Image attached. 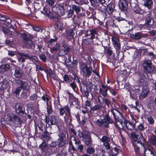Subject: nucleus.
<instances>
[{
    "instance_id": "obj_54",
    "label": "nucleus",
    "mask_w": 156,
    "mask_h": 156,
    "mask_svg": "<svg viewBox=\"0 0 156 156\" xmlns=\"http://www.w3.org/2000/svg\"><path fill=\"white\" fill-rule=\"evenodd\" d=\"M101 108V105L97 104L90 108V112L91 113H93L94 111L99 110Z\"/></svg>"
},
{
    "instance_id": "obj_59",
    "label": "nucleus",
    "mask_w": 156,
    "mask_h": 156,
    "mask_svg": "<svg viewBox=\"0 0 156 156\" xmlns=\"http://www.w3.org/2000/svg\"><path fill=\"white\" fill-rule=\"evenodd\" d=\"M109 90L112 95L115 96H116L115 97V98L118 99V98L119 96L118 94H117V92L115 90H114L113 89L110 87Z\"/></svg>"
},
{
    "instance_id": "obj_20",
    "label": "nucleus",
    "mask_w": 156,
    "mask_h": 156,
    "mask_svg": "<svg viewBox=\"0 0 156 156\" xmlns=\"http://www.w3.org/2000/svg\"><path fill=\"white\" fill-rule=\"evenodd\" d=\"M145 73H142L140 75V78L139 80V84L140 86H148V76H147L144 74Z\"/></svg>"
},
{
    "instance_id": "obj_17",
    "label": "nucleus",
    "mask_w": 156,
    "mask_h": 156,
    "mask_svg": "<svg viewBox=\"0 0 156 156\" xmlns=\"http://www.w3.org/2000/svg\"><path fill=\"white\" fill-rule=\"evenodd\" d=\"M113 46L116 50V54L119 55L120 53L121 48L120 42L119 38L116 36H113L112 38Z\"/></svg>"
},
{
    "instance_id": "obj_10",
    "label": "nucleus",
    "mask_w": 156,
    "mask_h": 156,
    "mask_svg": "<svg viewBox=\"0 0 156 156\" xmlns=\"http://www.w3.org/2000/svg\"><path fill=\"white\" fill-rule=\"evenodd\" d=\"M65 4L64 3L63 5H57L53 6L52 8V11L59 16H64L66 13V9L65 7Z\"/></svg>"
},
{
    "instance_id": "obj_43",
    "label": "nucleus",
    "mask_w": 156,
    "mask_h": 156,
    "mask_svg": "<svg viewBox=\"0 0 156 156\" xmlns=\"http://www.w3.org/2000/svg\"><path fill=\"white\" fill-rule=\"evenodd\" d=\"M60 44L59 43H56L51 47L50 48V51L51 53H53L55 52L58 51L60 48Z\"/></svg>"
},
{
    "instance_id": "obj_31",
    "label": "nucleus",
    "mask_w": 156,
    "mask_h": 156,
    "mask_svg": "<svg viewBox=\"0 0 156 156\" xmlns=\"http://www.w3.org/2000/svg\"><path fill=\"white\" fill-rule=\"evenodd\" d=\"M21 37L24 42H28L30 40H32L33 38V35L28 33H23L21 34Z\"/></svg>"
},
{
    "instance_id": "obj_13",
    "label": "nucleus",
    "mask_w": 156,
    "mask_h": 156,
    "mask_svg": "<svg viewBox=\"0 0 156 156\" xmlns=\"http://www.w3.org/2000/svg\"><path fill=\"white\" fill-rule=\"evenodd\" d=\"M111 112L112 114L114 119L115 120L114 124L117 123V121L119 120L120 119H123V117H125L123 114L118 109L112 108L111 109Z\"/></svg>"
},
{
    "instance_id": "obj_23",
    "label": "nucleus",
    "mask_w": 156,
    "mask_h": 156,
    "mask_svg": "<svg viewBox=\"0 0 156 156\" xmlns=\"http://www.w3.org/2000/svg\"><path fill=\"white\" fill-rule=\"evenodd\" d=\"M17 54L19 55V61L21 64L23 63L25 61L26 59H31L33 58V57L27 54H25L23 52H18Z\"/></svg>"
},
{
    "instance_id": "obj_19",
    "label": "nucleus",
    "mask_w": 156,
    "mask_h": 156,
    "mask_svg": "<svg viewBox=\"0 0 156 156\" xmlns=\"http://www.w3.org/2000/svg\"><path fill=\"white\" fill-rule=\"evenodd\" d=\"M16 83L18 85H20V86L18 87L21 90H26L28 91L30 90V87L28 83L26 81H23L21 80H17L16 81Z\"/></svg>"
},
{
    "instance_id": "obj_36",
    "label": "nucleus",
    "mask_w": 156,
    "mask_h": 156,
    "mask_svg": "<svg viewBox=\"0 0 156 156\" xmlns=\"http://www.w3.org/2000/svg\"><path fill=\"white\" fill-rule=\"evenodd\" d=\"M12 122L18 126H21L22 124V120L18 116L15 114L12 120Z\"/></svg>"
},
{
    "instance_id": "obj_52",
    "label": "nucleus",
    "mask_w": 156,
    "mask_h": 156,
    "mask_svg": "<svg viewBox=\"0 0 156 156\" xmlns=\"http://www.w3.org/2000/svg\"><path fill=\"white\" fill-rule=\"evenodd\" d=\"M45 72L46 73L47 75H48L51 78H53L55 76V74L51 69H45Z\"/></svg>"
},
{
    "instance_id": "obj_57",
    "label": "nucleus",
    "mask_w": 156,
    "mask_h": 156,
    "mask_svg": "<svg viewBox=\"0 0 156 156\" xmlns=\"http://www.w3.org/2000/svg\"><path fill=\"white\" fill-rule=\"evenodd\" d=\"M153 2L152 0H146L144 3V5L148 9H150L152 7Z\"/></svg>"
},
{
    "instance_id": "obj_32",
    "label": "nucleus",
    "mask_w": 156,
    "mask_h": 156,
    "mask_svg": "<svg viewBox=\"0 0 156 156\" xmlns=\"http://www.w3.org/2000/svg\"><path fill=\"white\" fill-rule=\"evenodd\" d=\"M15 115L11 111L7 112L4 116V119L7 122H12Z\"/></svg>"
},
{
    "instance_id": "obj_28",
    "label": "nucleus",
    "mask_w": 156,
    "mask_h": 156,
    "mask_svg": "<svg viewBox=\"0 0 156 156\" xmlns=\"http://www.w3.org/2000/svg\"><path fill=\"white\" fill-rule=\"evenodd\" d=\"M115 5L114 2L111 1L107 5L106 11L109 14H111L115 10Z\"/></svg>"
},
{
    "instance_id": "obj_47",
    "label": "nucleus",
    "mask_w": 156,
    "mask_h": 156,
    "mask_svg": "<svg viewBox=\"0 0 156 156\" xmlns=\"http://www.w3.org/2000/svg\"><path fill=\"white\" fill-rule=\"evenodd\" d=\"M149 144L153 146H156V135L153 134L148 139Z\"/></svg>"
},
{
    "instance_id": "obj_51",
    "label": "nucleus",
    "mask_w": 156,
    "mask_h": 156,
    "mask_svg": "<svg viewBox=\"0 0 156 156\" xmlns=\"http://www.w3.org/2000/svg\"><path fill=\"white\" fill-rule=\"evenodd\" d=\"M25 44L27 48H31L33 47V49H34L35 48V45L32 40H30L28 42H25Z\"/></svg>"
},
{
    "instance_id": "obj_3",
    "label": "nucleus",
    "mask_w": 156,
    "mask_h": 156,
    "mask_svg": "<svg viewBox=\"0 0 156 156\" xmlns=\"http://www.w3.org/2000/svg\"><path fill=\"white\" fill-rule=\"evenodd\" d=\"M78 135L80 137L82 138V141L88 146L86 150V152L89 155L93 154L95 152V150L94 147H91L93 140L90 133L86 130L82 132L79 130Z\"/></svg>"
},
{
    "instance_id": "obj_48",
    "label": "nucleus",
    "mask_w": 156,
    "mask_h": 156,
    "mask_svg": "<svg viewBox=\"0 0 156 156\" xmlns=\"http://www.w3.org/2000/svg\"><path fill=\"white\" fill-rule=\"evenodd\" d=\"M21 91V90L17 87L14 91H12V94L15 98H19Z\"/></svg>"
},
{
    "instance_id": "obj_12",
    "label": "nucleus",
    "mask_w": 156,
    "mask_h": 156,
    "mask_svg": "<svg viewBox=\"0 0 156 156\" xmlns=\"http://www.w3.org/2000/svg\"><path fill=\"white\" fill-rule=\"evenodd\" d=\"M58 138L57 140L58 146L62 147L66 144V133L64 132L61 131L58 134Z\"/></svg>"
},
{
    "instance_id": "obj_29",
    "label": "nucleus",
    "mask_w": 156,
    "mask_h": 156,
    "mask_svg": "<svg viewBox=\"0 0 156 156\" xmlns=\"http://www.w3.org/2000/svg\"><path fill=\"white\" fill-rule=\"evenodd\" d=\"M41 136L43 140L42 143H46L47 144L49 141L51 139L50 133L48 131L43 132V133L41 134Z\"/></svg>"
},
{
    "instance_id": "obj_2",
    "label": "nucleus",
    "mask_w": 156,
    "mask_h": 156,
    "mask_svg": "<svg viewBox=\"0 0 156 156\" xmlns=\"http://www.w3.org/2000/svg\"><path fill=\"white\" fill-rule=\"evenodd\" d=\"M145 129L144 123H140L138 126L135 131L130 133V138L132 144H133L135 146L136 144H141L145 143L146 140L143 136L142 132Z\"/></svg>"
},
{
    "instance_id": "obj_4",
    "label": "nucleus",
    "mask_w": 156,
    "mask_h": 156,
    "mask_svg": "<svg viewBox=\"0 0 156 156\" xmlns=\"http://www.w3.org/2000/svg\"><path fill=\"white\" fill-rule=\"evenodd\" d=\"M59 115L60 116L64 117V121L65 123L69 125H72L73 117L71 115V108L68 104L64 106V107H60L59 108Z\"/></svg>"
},
{
    "instance_id": "obj_61",
    "label": "nucleus",
    "mask_w": 156,
    "mask_h": 156,
    "mask_svg": "<svg viewBox=\"0 0 156 156\" xmlns=\"http://www.w3.org/2000/svg\"><path fill=\"white\" fill-rule=\"evenodd\" d=\"M58 39L57 37H55V39H51L47 42V46L48 48H49V46L52 44L53 42L56 41Z\"/></svg>"
},
{
    "instance_id": "obj_26",
    "label": "nucleus",
    "mask_w": 156,
    "mask_h": 156,
    "mask_svg": "<svg viewBox=\"0 0 156 156\" xmlns=\"http://www.w3.org/2000/svg\"><path fill=\"white\" fill-rule=\"evenodd\" d=\"M154 24V20L149 16L146 17L145 19V23L143 26L147 29L152 27Z\"/></svg>"
},
{
    "instance_id": "obj_63",
    "label": "nucleus",
    "mask_w": 156,
    "mask_h": 156,
    "mask_svg": "<svg viewBox=\"0 0 156 156\" xmlns=\"http://www.w3.org/2000/svg\"><path fill=\"white\" fill-rule=\"evenodd\" d=\"M90 1L91 5L94 8H97V4L98 2L97 0H89Z\"/></svg>"
},
{
    "instance_id": "obj_8",
    "label": "nucleus",
    "mask_w": 156,
    "mask_h": 156,
    "mask_svg": "<svg viewBox=\"0 0 156 156\" xmlns=\"http://www.w3.org/2000/svg\"><path fill=\"white\" fill-rule=\"evenodd\" d=\"M101 44L104 48V55L108 58L114 59L115 58V54L113 52L112 48L110 46V42L107 40L105 39L102 41Z\"/></svg>"
},
{
    "instance_id": "obj_44",
    "label": "nucleus",
    "mask_w": 156,
    "mask_h": 156,
    "mask_svg": "<svg viewBox=\"0 0 156 156\" xmlns=\"http://www.w3.org/2000/svg\"><path fill=\"white\" fill-rule=\"evenodd\" d=\"M10 66L8 64H2L0 66V72L4 73L8 71Z\"/></svg>"
},
{
    "instance_id": "obj_16",
    "label": "nucleus",
    "mask_w": 156,
    "mask_h": 156,
    "mask_svg": "<svg viewBox=\"0 0 156 156\" xmlns=\"http://www.w3.org/2000/svg\"><path fill=\"white\" fill-rule=\"evenodd\" d=\"M98 31L95 28H91L85 30V37H89L93 39H97Z\"/></svg>"
},
{
    "instance_id": "obj_1",
    "label": "nucleus",
    "mask_w": 156,
    "mask_h": 156,
    "mask_svg": "<svg viewBox=\"0 0 156 156\" xmlns=\"http://www.w3.org/2000/svg\"><path fill=\"white\" fill-rule=\"evenodd\" d=\"M73 78L74 80H76V82L79 84L80 90L82 97L88 98L89 93L91 92L92 89L94 92L98 90L97 84L95 83L93 84L91 82L87 81V79L80 81L79 77L76 74H74Z\"/></svg>"
},
{
    "instance_id": "obj_7",
    "label": "nucleus",
    "mask_w": 156,
    "mask_h": 156,
    "mask_svg": "<svg viewBox=\"0 0 156 156\" xmlns=\"http://www.w3.org/2000/svg\"><path fill=\"white\" fill-rule=\"evenodd\" d=\"M102 116L103 119L101 120L98 119L95 122L96 124L99 127L104 129H108L109 128V124H114L115 122H114L108 114L104 115Z\"/></svg>"
},
{
    "instance_id": "obj_30",
    "label": "nucleus",
    "mask_w": 156,
    "mask_h": 156,
    "mask_svg": "<svg viewBox=\"0 0 156 156\" xmlns=\"http://www.w3.org/2000/svg\"><path fill=\"white\" fill-rule=\"evenodd\" d=\"M65 7L67 10V14L68 18H71L74 13V12L68 2H66L65 4Z\"/></svg>"
},
{
    "instance_id": "obj_24",
    "label": "nucleus",
    "mask_w": 156,
    "mask_h": 156,
    "mask_svg": "<svg viewBox=\"0 0 156 156\" xmlns=\"http://www.w3.org/2000/svg\"><path fill=\"white\" fill-rule=\"evenodd\" d=\"M16 112L19 116H22L23 117L26 118V120L27 118H26V113L25 112V107L21 104L19 105L17 108L15 109Z\"/></svg>"
},
{
    "instance_id": "obj_50",
    "label": "nucleus",
    "mask_w": 156,
    "mask_h": 156,
    "mask_svg": "<svg viewBox=\"0 0 156 156\" xmlns=\"http://www.w3.org/2000/svg\"><path fill=\"white\" fill-rule=\"evenodd\" d=\"M66 34L67 36L70 38H72L74 35V33L72 28H69L66 31Z\"/></svg>"
},
{
    "instance_id": "obj_60",
    "label": "nucleus",
    "mask_w": 156,
    "mask_h": 156,
    "mask_svg": "<svg viewBox=\"0 0 156 156\" xmlns=\"http://www.w3.org/2000/svg\"><path fill=\"white\" fill-rule=\"evenodd\" d=\"M103 101L105 104L108 107H109L110 105L112 106V103L108 98H104L103 99Z\"/></svg>"
},
{
    "instance_id": "obj_15",
    "label": "nucleus",
    "mask_w": 156,
    "mask_h": 156,
    "mask_svg": "<svg viewBox=\"0 0 156 156\" xmlns=\"http://www.w3.org/2000/svg\"><path fill=\"white\" fill-rule=\"evenodd\" d=\"M81 67L83 73L86 77H88L90 76L93 71L91 66L88 67L86 63L83 62L81 64Z\"/></svg>"
},
{
    "instance_id": "obj_45",
    "label": "nucleus",
    "mask_w": 156,
    "mask_h": 156,
    "mask_svg": "<svg viewBox=\"0 0 156 156\" xmlns=\"http://www.w3.org/2000/svg\"><path fill=\"white\" fill-rule=\"evenodd\" d=\"M46 110L47 114L48 115L51 114L53 112L51 101H50L49 103L46 104Z\"/></svg>"
},
{
    "instance_id": "obj_27",
    "label": "nucleus",
    "mask_w": 156,
    "mask_h": 156,
    "mask_svg": "<svg viewBox=\"0 0 156 156\" xmlns=\"http://www.w3.org/2000/svg\"><path fill=\"white\" fill-rule=\"evenodd\" d=\"M149 89L148 86L142 87V90L139 95V98L143 99L146 98L149 92Z\"/></svg>"
},
{
    "instance_id": "obj_25",
    "label": "nucleus",
    "mask_w": 156,
    "mask_h": 156,
    "mask_svg": "<svg viewBox=\"0 0 156 156\" xmlns=\"http://www.w3.org/2000/svg\"><path fill=\"white\" fill-rule=\"evenodd\" d=\"M100 139L101 141L103 143V145L105 146L106 150H109L110 148V138L107 136H103L101 139L100 138Z\"/></svg>"
},
{
    "instance_id": "obj_49",
    "label": "nucleus",
    "mask_w": 156,
    "mask_h": 156,
    "mask_svg": "<svg viewBox=\"0 0 156 156\" xmlns=\"http://www.w3.org/2000/svg\"><path fill=\"white\" fill-rule=\"evenodd\" d=\"M71 7L73 12H76V14H78L81 12V8L83 9L82 7L75 5H72Z\"/></svg>"
},
{
    "instance_id": "obj_33",
    "label": "nucleus",
    "mask_w": 156,
    "mask_h": 156,
    "mask_svg": "<svg viewBox=\"0 0 156 156\" xmlns=\"http://www.w3.org/2000/svg\"><path fill=\"white\" fill-rule=\"evenodd\" d=\"M120 147L119 146L115 147L112 148H110L108 151L109 155L111 156H117L119 152Z\"/></svg>"
},
{
    "instance_id": "obj_42",
    "label": "nucleus",
    "mask_w": 156,
    "mask_h": 156,
    "mask_svg": "<svg viewBox=\"0 0 156 156\" xmlns=\"http://www.w3.org/2000/svg\"><path fill=\"white\" fill-rule=\"evenodd\" d=\"M8 82L7 80H3L0 83V89L2 90H4L9 87Z\"/></svg>"
},
{
    "instance_id": "obj_40",
    "label": "nucleus",
    "mask_w": 156,
    "mask_h": 156,
    "mask_svg": "<svg viewBox=\"0 0 156 156\" xmlns=\"http://www.w3.org/2000/svg\"><path fill=\"white\" fill-rule=\"evenodd\" d=\"M12 22L11 19L9 18H6V20H5V25L7 27H9L10 29H12L14 31H16V28L12 24Z\"/></svg>"
},
{
    "instance_id": "obj_56",
    "label": "nucleus",
    "mask_w": 156,
    "mask_h": 156,
    "mask_svg": "<svg viewBox=\"0 0 156 156\" xmlns=\"http://www.w3.org/2000/svg\"><path fill=\"white\" fill-rule=\"evenodd\" d=\"M30 90H28L27 91L26 90H23L22 92H21L20 94V97L22 99H25L27 98L28 96L27 93H30Z\"/></svg>"
},
{
    "instance_id": "obj_22",
    "label": "nucleus",
    "mask_w": 156,
    "mask_h": 156,
    "mask_svg": "<svg viewBox=\"0 0 156 156\" xmlns=\"http://www.w3.org/2000/svg\"><path fill=\"white\" fill-rule=\"evenodd\" d=\"M62 47L64 48V49H61L59 52L60 53H61L60 55L61 56H65L66 55L67 53L70 52H71L73 50L72 49V48H70L69 46H67L65 42L63 41L62 43Z\"/></svg>"
},
{
    "instance_id": "obj_58",
    "label": "nucleus",
    "mask_w": 156,
    "mask_h": 156,
    "mask_svg": "<svg viewBox=\"0 0 156 156\" xmlns=\"http://www.w3.org/2000/svg\"><path fill=\"white\" fill-rule=\"evenodd\" d=\"M77 52V50L76 49H74V48H73V50L72 51L73 54V60L72 62V64L75 65H77L78 61L77 59H74V54H76Z\"/></svg>"
},
{
    "instance_id": "obj_62",
    "label": "nucleus",
    "mask_w": 156,
    "mask_h": 156,
    "mask_svg": "<svg viewBox=\"0 0 156 156\" xmlns=\"http://www.w3.org/2000/svg\"><path fill=\"white\" fill-rule=\"evenodd\" d=\"M30 26L32 27L34 30L38 32L40 31L41 32H42L43 30L41 28H40L38 27H34L32 24H30Z\"/></svg>"
},
{
    "instance_id": "obj_11",
    "label": "nucleus",
    "mask_w": 156,
    "mask_h": 156,
    "mask_svg": "<svg viewBox=\"0 0 156 156\" xmlns=\"http://www.w3.org/2000/svg\"><path fill=\"white\" fill-rule=\"evenodd\" d=\"M39 148L41 151V153L44 156H50L52 154L51 151L52 150L49 148L48 144L42 143L39 146Z\"/></svg>"
},
{
    "instance_id": "obj_34",
    "label": "nucleus",
    "mask_w": 156,
    "mask_h": 156,
    "mask_svg": "<svg viewBox=\"0 0 156 156\" xmlns=\"http://www.w3.org/2000/svg\"><path fill=\"white\" fill-rule=\"evenodd\" d=\"M23 74L22 69L20 67H18L15 69L14 75L16 78H21L23 76Z\"/></svg>"
},
{
    "instance_id": "obj_39",
    "label": "nucleus",
    "mask_w": 156,
    "mask_h": 156,
    "mask_svg": "<svg viewBox=\"0 0 156 156\" xmlns=\"http://www.w3.org/2000/svg\"><path fill=\"white\" fill-rule=\"evenodd\" d=\"M50 125H55L57 126L58 130H60V126L59 124L56 122L55 116L52 115L50 116ZM50 125V124H48L49 126Z\"/></svg>"
},
{
    "instance_id": "obj_53",
    "label": "nucleus",
    "mask_w": 156,
    "mask_h": 156,
    "mask_svg": "<svg viewBox=\"0 0 156 156\" xmlns=\"http://www.w3.org/2000/svg\"><path fill=\"white\" fill-rule=\"evenodd\" d=\"M42 100L45 102L46 101V104L48 103H49L50 101V97L49 96L47 92H45V94H44L41 97Z\"/></svg>"
},
{
    "instance_id": "obj_64",
    "label": "nucleus",
    "mask_w": 156,
    "mask_h": 156,
    "mask_svg": "<svg viewBox=\"0 0 156 156\" xmlns=\"http://www.w3.org/2000/svg\"><path fill=\"white\" fill-rule=\"evenodd\" d=\"M147 120L150 125H153L154 123V120L152 116H149L147 117Z\"/></svg>"
},
{
    "instance_id": "obj_9",
    "label": "nucleus",
    "mask_w": 156,
    "mask_h": 156,
    "mask_svg": "<svg viewBox=\"0 0 156 156\" xmlns=\"http://www.w3.org/2000/svg\"><path fill=\"white\" fill-rule=\"evenodd\" d=\"M143 71L145 74H151L154 73L155 70L154 66L151 60H145L142 63Z\"/></svg>"
},
{
    "instance_id": "obj_35",
    "label": "nucleus",
    "mask_w": 156,
    "mask_h": 156,
    "mask_svg": "<svg viewBox=\"0 0 156 156\" xmlns=\"http://www.w3.org/2000/svg\"><path fill=\"white\" fill-rule=\"evenodd\" d=\"M61 75L63 77L64 83H65L67 85L72 81V79L73 78V77H71L70 75L66 74H63L62 73H61Z\"/></svg>"
},
{
    "instance_id": "obj_18",
    "label": "nucleus",
    "mask_w": 156,
    "mask_h": 156,
    "mask_svg": "<svg viewBox=\"0 0 156 156\" xmlns=\"http://www.w3.org/2000/svg\"><path fill=\"white\" fill-rule=\"evenodd\" d=\"M129 2L127 0H119L118 6L121 11L126 12L128 9Z\"/></svg>"
},
{
    "instance_id": "obj_14",
    "label": "nucleus",
    "mask_w": 156,
    "mask_h": 156,
    "mask_svg": "<svg viewBox=\"0 0 156 156\" xmlns=\"http://www.w3.org/2000/svg\"><path fill=\"white\" fill-rule=\"evenodd\" d=\"M66 93L68 95V100L69 101H71L70 105H73V102H74L75 103L74 105L77 106H76V108H78V107L79 106L80 104V101L79 100L78 98L74 96L73 94L68 90L67 91Z\"/></svg>"
},
{
    "instance_id": "obj_41",
    "label": "nucleus",
    "mask_w": 156,
    "mask_h": 156,
    "mask_svg": "<svg viewBox=\"0 0 156 156\" xmlns=\"http://www.w3.org/2000/svg\"><path fill=\"white\" fill-rule=\"evenodd\" d=\"M131 37L135 40H140L142 37H145L144 35L141 32H138L136 33L135 34H132L131 35Z\"/></svg>"
},
{
    "instance_id": "obj_37",
    "label": "nucleus",
    "mask_w": 156,
    "mask_h": 156,
    "mask_svg": "<svg viewBox=\"0 0 156 156\" xmlns=\"http://www.w3.org/2000/svg\"><path fill=\"white\" fill-rule=\"evenodd\" d=\"M67 85L69 87L72 88L74 92L76 94H78V93L79 89L77 84L74 81H73L72 82V81Z\"/></svg>"
},
{
    "instance_id": "obj_5",
    "label": "nucleus",
    "mask_w": 156,
    "mask_h": 156,
    "mask_svg": "<svg viewBox=\"0 0 156 156\" xmlns=\"http://www.w3.org/2000/svg\"><path fill=\"white\" fill-rule=\"evenodd\" d=\"M118 122L114 124L115 127L117 129L125 130H132L135 129V124H133L132 122L128 120L126 117H123L122 119L117 121Z\"/></svg>"
},
{
    "instance_id": "obj_38",
    "label": "nucleus",
    "mask_w": 156,
    "mask_h": 156,
    "mask_svg": "<svg viewBox=\"0 0 156 156\" xmlns=\"http://www.w3.org/2000/svg\"><path fill=\"white\" fill-rule=\"evenodd\" d=\"M37 126L39 130L45 132L47 131V128L48 127L47 126V125H45L41 120H39L37 122Z\"/></svg>"
},
{
    "instance_id": "obj_55",
    "label": "nucleus",
    "mask_w": 156,
    "mask_h": 156,
    "mask_svg": "<svg viewBox=\"0 0 156 156\" xmlns=\"http://www.w3.org/2000/svg\"><path fill=\"white\" fill-rule=\"evenodd\" d=\"M57 146V143L56 141H52L51 144L49 145V148L52 150L51 151L52 154H53L55 151V148Z\"/></svg>"
},
{
    "instance_id": "obj_6",
    "label": "nucleus",
    "mask_w": 156,
    "mask_h": 156,
    "mask_svg": "<svg viewBox=\"0 0 156 156\" xmlns=\"http://www.w3.org/2000/svg\"><path fill=\"white\" fill-rule=\"evenodd\" d=\"M147 140H146L145 143L141 144H136L135 146L134 144H132L133 147L134 151L136 154H144V156H149V155L153 153V151H155L154 149L150 148H147L145 146V145L146 144Z\"/></svg>"
},
{
    "instance_id": "obj_21",
    "label": "nucleus",
    "mask_w": 156,
    "mask_h": 156,
    "mask_svg": "<svg viewBox=\"0 0 156 156\" xmlns=\"http://www.w3.org/2000/svg\"><path fill=\"white\" fill-rule=\"evenodd\" d=\"M110 88V87L108 86L107 84H102L100 86V93L104 98L108 97L107 91L108 90H109Z\"/></svg>"
},
{
    "instance_id": "obj_46",
    "label": "nucleus",
    "mask_w": 156,
    "mask_h": 156,
    "mask_svg": "<svg viewBox=\"0 0 156 156\" xmlns=\"http://www.w3.org/2000/svg\"><path fill=\"white\" fill-rule=\"evenodd\" d=\"M94 39L90 37H87L84 39H83L82 46H83V44H85L87 45H90L91 44H93Z\"/></svg>"
}]
</instances>
